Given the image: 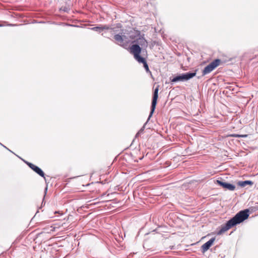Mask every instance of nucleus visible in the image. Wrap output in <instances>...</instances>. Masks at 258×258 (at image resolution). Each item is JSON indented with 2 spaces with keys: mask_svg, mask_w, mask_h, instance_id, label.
<instances>
[{
  "mask_svg": "<svg viewBox=\"0 0 258 258\" xmlns=\"http://www.w3.org/2000/svg\"><path fill=\"white\" fill-rule=\"evenodd\" d=\"M133 42H136L139 46L141 45L142 48H146L148 46V42L142 36H139L138 38L134 40Z\"/></svg>",
  "mask_w": 258,
  "mask_h": 258,
  "instance_id": "obj_7",
  "label": "nucleus"
},
{
  "mask_svg": "<svg viewBox=\"0 0 258 258\" xmlns=\"http://www.w3.org/2000/svg\"><path fill=\"white\" fill-rule=\"evenodd\" d=\"M196 75V73H187L185 74H182L180 75L177 76L173 78L171 80V82L172 83L179 81L183 82L189 80L190 79L195 77Z\"/></svg>",
  "mask_w": 258,
  "mask_h": 258,
  "instance_id": "obj_4",
  "label": "nucleus"
},
{
  "mask_svg": "<svg viewBox=\"0 0 258 258\" xmlns=\"http://www.w3.org/2000/svg\"><path fill=\"white\" fill-rule=\"evenodd\" d=\"M220 61L221 60L220 59H216L211 62L209 65L205 68L203 71V74L205 75L211 72L220 64Z\"/></svg>",
  "mask_w": 258,
  "mask_h": 258,
  "instance_id": "obj_5",
  "label": "nucleus"
},
{
  "mask_svg": "<svg viewBox=\"0 0 258 258\" xmlns=\"http://www.w3.org/2000/svg\"><path fill=\"white\" fill-rule=\"evenodd\" d=\"M27 164L33 170H34L38 174L45 178L44 173L40 168H39L37 166L33 164L32 163L27 162Z\"/></svg>",
  "mask_w": 258,
  "mask_h": 258,
  "instance_id": "obj_8",
  "label": "nucleus"
},
{
  "mask_svg": "<svg viewBox=\"0 0 258 258\" xmlns=\"http://www.w3.org/2000/svg\"><path fill=\"white\" fill-rule=\"evenodd\" d=\"M130 52L134 55L135 59L140 63H143L147 72H150L149 69L145 58L140 56L141 48L138 45H132L130 48Z\"/></svg>",
  "mask_w": 258,
  "mask_h": 258,
  "instance_id": "obj_2",
  "label": "nucleus"
},
{
  "mask_svg": "<svg viewBox=\"0 0 258 258\" xmlns=\"http://www.w3.org/2000/svg\"><path fill=\"white\" fill-rule=\"evenodd\" d=\"M217 183L222 186L223 188L229 189V190H234L235 188V186L229 183L223 182L220 180H217Z\"/></svg>",
  "mask_w": 258,
  "mask_h": 258,
  "instance_id": "obj_9",
  "label": "nucleus"
},
{
  "mask_svg": "<svg viewBox=\"0 0 258 258\" xmlns=\"http://www.w3.org/2000/svg\"><path fill=\"white\" fill-rule=\"evenodd\" d=\"M252 182L249 180H245L243 181H240L238 183V185H240L241 187H244L246 186L247 185H252Z\"/></svg>",
  "mask_w": 258,
  "mask_h": 258,
  "instance_id": "obj_12",
  "label": "nucleus"
},
{
  "mask_svg": "<svg viewBox=\"0 0 258 258\" xmlns=\"http://www.w3.org/2000/svg\"><path fill=\"white\" fill-rule=\"evenodd\" d=\"M238 137H246V135H244V136H238Z\"/></svg>",
  "mask_w": 258,
  "mask_h": 258,
  "instance_id": "obj_13",
  "label": "nucleus"
},
{
  "mask_svg": "<svg viewBox=\"0 0 258 258\" xmlns=\"http://www.w3.org/2000/svg\"><path fill=\"white\" fill-rule=\"evenodd\" d=\"M110 27L107 25H100V26L95 27L92 28V30L101 32L104 30H108Z\"/></svg>",
  "mask_w": 258,
  "mask_h": 258,
  "instance_id": "obj_11",
  "label": "nucleus"
},
{
  "mask_svg": "<svg viewBox=\"0 0 258 258\" xmlns=\"http://www.w3.org/2000/svg\"><path fill=\"white\" fill-rule=\"evenodd\" d=\"M215 240V238L213 237V238H211V239H210L208 241H207V242L204 243L202 246V248L203 251L204 252L207 251L209 249V248L212 246V245L213 244V243H214Z\"/></svg>",
  "mask_w": 258,
  "mask_h": 258,
  "instance_id": "obj_10",
  "label": "nucleus"
},
{
  "mask_svg": "<svg viewBox=\"0 0 258 258\" xmlns=\"http://www.w3.org/2000/svg\"><path fill=\"white\" fill-rule=\"evenodd\" d=\"M248 212L249 211L247 209L238 212L234 217L227 221L224 225L221 226V228L217 232V234H222L233 226L242 222L245 219H247L249 216Z\"/></svg>",
  "mask_w": 258,
  "mask_h": 258,
  "instance_id": "obj_1",
  "label": "nucleus"
},
{
  "mask_svg": "<svg viewBox=\"0 0 258 258\" xmlns=\"http://www.w3.org/2000/svg\"><path fill=\"white\" fill-rule=\"evenodd\" d=\"M115 43L123 47L127 46L128 44L133 41L134 38L132 36H127L124 33L121 32L114 36Z\"/></svg>",
  "mask_w": 258,
  "mask_h": 258,
  "instance_id": "obj_3",
  "label": "nucleus"
},
{
  "mask_svg": "<svg viewBox=\"0 0 258 258\" xmlns=\"http://www.w3.org/2000/svg\"><path fill=\"white\" fill-rule=\"evenodd\" d=\"M158 87H157L154 90L153 97L152 101L151 112H150L148 119L152 116V115L155 110L156 105L157 104V99L158 97Z\"/></svg>",
  "mask_w": 258,
  "mask_h": 258,
  "instance_id": "obj_6",
  "label": "nucleus"
}]
</instances>
